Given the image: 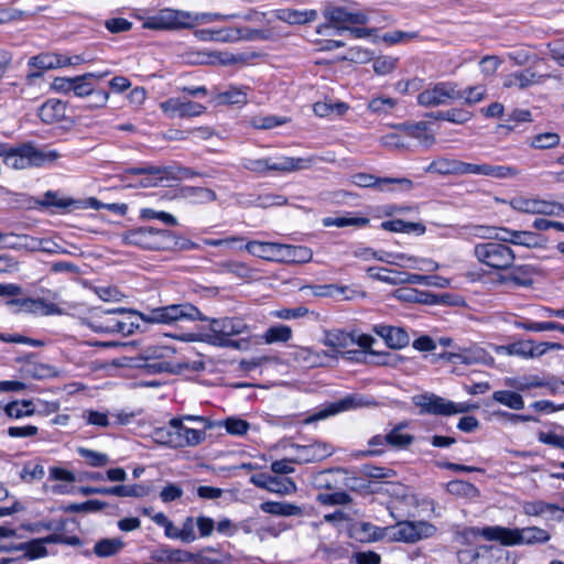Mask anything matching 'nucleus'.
Wrapping results in <instances>:
<instances>
[{"label": "nucleus", "instance_id": "obj_1", "mask_svg": "<svg viewBox=\"0 0 564 564\" xmlns=\"http://www.w3.org/2000/svg\"><path fill=\"white\" fill-rule=\"evenodd\" d=\"M207 333L165 334L184 343L203 341L213 347L248 351L263 344L288 343L292 338V328L284 324L270 326L263 334L253 332L242 316L207 317Z\"/></svg>", "mask_w": 564, "mask_h": 564}, {"label": "nucleus", "instance_id": "obj_2", "mask_svg": "<svg viewBox=\"0 0 564 564\" xmlns=\"http://www.w3.org/2000/svg\"><path fill=\"white\" fill-rule=\"evenodd\" d=\"M206 315L194 304L183 302L151 308L148 313L133 308L93 307L86 317L87 326L95 333L131 335L139 328V321L147 324L175 325L180 322L205 321Z\"/></svg>", "mask_w": 564, "mask_h": 564}, {"label": "nucleus", "instance_id": "obj_3", "mask_svg": "<svg viewBox=\"0 0 564 564\" xmlns=\"http://www.w3.org/2000/svg\"><path fill=\"white\" fill-rule=\"evenodd\" d=\"M476 260L497 272V282L511 288H530L534 283L535 269L531 264H514L516 253L500 235L494 239L478 242L473 251Z\"/></svg>", "mask_w": 564, "mask_h": 564}, {"label": "nucleus", "instance_id": "obj_4", "mask_svg": "<svg viewBox=\"0 0 564 564\" xmlns=\"http://www.w3.org/2000/svg\"><path fill=\"white\" fill-rule=\"evenodd\" d=\"M126 246L138 247L151 251L193 250L196 245L170 229H159L152 226L130 228L122 232Z\"/></svg>", "mask_w": 564, "mask_h": 564}, {"label": "nucleus", "instance_id": "obj_5", "mask_svg": "<svg viewBox=\"0 0 564 564\" xmlns=\"http://www.w3.org/2000/svg\"><path fill=\"white\" fill-rule=\"evenodd\" d=\"M161 355H137L122 356L112 360V366L117 368L140 369L145 373L169 372L173 375H189L205 369L202 360L192 362H170L160 359Z\"/></svg>", "mask_w": 564, "mask_h": 564}, {"label": "nucleus", "instance_id": "obj_6", "mask_svg": "<svg viewBox=\"0 0 564 564\" xmlns=\"http://www.w3.org/2000/svg\"><path fill=\"white\" fill-rule=\"evenodd\" d=\"M322 14L325 23L317 25L316 32L323 34L326 29L333 28L337 33L351 29L354 25H366L369 22V15L366 10H361L352 2H327L324 6Z\"/></svg>", "mask_w": 564, "mask_h": 564}, {"label": "nucleus", "instance_id": "obj_7", "mask_svg": "<svg viewBox=\"0 0 564 564\" xmlns=\"http://www.w3.org/2000/svg\"><path fill=\"white\" fill-rule=\"evenodd\" d=\"M478 533L488 541H498L507 546L541 544L551 539L550 533L539 527L510 529L495 525L482 528L478 530Z\"/></svg>", "mask_w": 564, "mask_h": 564}, {"label": "nucleus", "instance_id": "obj_8", "mask_svg": "<svg viewBox=\"0 0 564 564\" xmlns=\"http://www.w3.org/2000/svg\"><path fill=\"white\" fill-rule=\"evenodd\" d=\"M196 175L191 169H173L172 166H156L148 162H142L137 166H127L121 171V177L128 180L131 176H139L138 185L140 187H156L164 181L174 178H187Z\"/></svg>", "mask_w": 564, "mask_h": 564}, {"label": "nucleus", "instance_id": "obj_9", "mask_svg": "<svg viewBox=\"0 0 564 564\" xmlns=\"http://www.w3.org/2000/svg\"><path fill=\"white\" fill-rule=\"evenodd\" d=\"M7 165L14 170H25L30 167H42L48 162L57 159L55 151L45 152L35 147L31 141L21 142L17 145L9 144Z\"/></svg>", "mask_w": 564, "mask_h": 564}, {"label": "nucleus", "instance_id": "obj_10", "mask_svg": "<svg viewBox=\"0 0 564 564\" xmlns=\"http://www.w3.org/2000/svg\"><path fill=\"white\" fill-rule=\"evenodd\" d=\"M316 159L315 156L292 158L280 156L273 162L271 158L246 159L243 167L258 176H265L270 172L290 173L294 171L310 169Z\"/></svg>", "mask_w": 564, "mask_h": 564}, {"label": "nucleus", "instance_id": "obj_11", "mask_svg": "<svg viewBox=\"0 0 564 564\" xmlns=\"http://www.w3.org/2000/svg\"><path fill=\"white\" fill-rule=\"evenodd\" d=\"M195 36L200 41H209V42H220V43H234L241 40L246 41H254L262 40L265 41L270 37V32L265 29H252L248 26L235 28V26H224V28H207L199 29L195 31Z\"/></svg>", "mask_w": 564, "mask_h": 564}, {"label": "nucleus", "instance_id": "obj_12", "mask_svg": "<svg viewBox=\"0 0 564 564\" xmlns=\"http://www.w3.org/2000/svg\"><path fill=\"white\" fill-rule=\"evenodd\" d=\"M40 121L46 126L68 130L76 123L74 109L68 101L58 98L46 99L36 111Z\"/></svg>", "mask_w": 564, "mask_h": 564}, {"label": "nucleus", "instance_id": "obj_13", "mask_svg": "<svg viewBox=\"0 0 564 564\" xmlns=\"http://www.w3.org/2000/svg\"><path fill=\"white\" fill-rule=\"evenodd\" d=\"M196 20L197 18L189 12L165 8L149 15L143 21V28L155 31L191 29L195 25Z\"/></svg>", "mask_w": 564, "mask_h": 564}, {"label": "nucleus", "instance_id": "obj_14", "mask_svg": "<svg viewBox=\"0 0 564 564\" xmlns=\"http://www.w3.org/2000/svg\"><path fill=\"white\" fill-rule=\"evenodd\" d=\"M414 404L420 408V412L423 414L444 416L467 413L471 410L478 409V405L476 404L467 402L455 403L433 393L414 397Z\"/></svg>", "mask_w": 564, "mask_h": 564}, {"label": "nucleus", "instance_id": "obj_15", "mask_svg": "<svg viewBox=\"0 0 564 564\" xmlns=\"http://www.w3.org/2000/svg\"><path fill=\"white\" fill-rule=\"evenodd\" d=\"M386 530L390 532L391 541L411 544L421 540L430 539L437 532V528L425 520L399 521L395 525L387 528Z\"/></svg>", "mask_w": 564, "mask_h": 564}, {"label": "nucleus", "instance_id": "obj_16", "mask_svg": "<svg viewBox=\"0 0 564 564\" xmlns=\"http://www.w3.org/2000/svg\"><path fill=\"white\" fill-rule=\"evenodd\" d=\"M50 293V300L44 297L10 299L6 302L13 313H30L36 316L62 315L63 308L55 303L56 293Z\"/></svg>", "mask_w": 564, "mask_h": 564}, {"label": "nucleus", "instance_id": "obj_17", "mask_svg": "<svg viewBox=\"0 0 564 564\" xmlns=\"http://www.w3.org/2000/svg\"><path fill=\"white\" fill-rule=\"evenodd\" d=\"M458 85L454 82H438L417 95L422 107H437L457 100Z\"/></svg>", "mask_w": 564, "mask_h": 564}, {"label": "nucleus", "instance_id": "obj_18", "mask_svg": "<svg viewBox=\"0 0 564 564\" xmlns=\"http://www.w3.org/2000/svg\"><path fill=\"white\" fill-rule=\"evenodd\" d=\"M509 204L513 210L524 214H541L547 216H560L564 214V205L553 200L516 196L511 198Z\"/></svg>", "mask_w": 564, "mask_h": 564}, {"label": "nucleus", "instance_id": "obj_19", "mask_svg": "<svg viewBox=\"0 0 564 564\" xmlns=\"http://www.w3.org/2000/svg\"><path fill=\"white\" fill-rule=\"evenodd\" d=\"M160 108L170 119L194 118L206 111L204 105L184 97H170L160 104Z\"/></svg>", "mask_w": 564, "mask_h": 564}, {"label": "nucleus", "instance_id": "obj_20", "mask_svg": "<svg viewBox=\"0 0 564 564\" xmlns=\"http://www.w3.org/2000/svg\"><path fill=\"white\" fill-rule=\"evenodd\" d=\"M72 64L70 57L56 53H41L32 56L28 65L36 68L37 72H30L25 76L28 85H32L35 78L42 77L44 70L65 67Z\"/></svg>", "mask_w": 564, "mask_h": 564}, {"label": "nucleus", "instance_id": "obj_21", "mask_svg": "<svg viewBox=\"0 0 564 564\" xmlns=\"http://www.w3.org/2000/svg\"><path fill=\"white\" fill-rule=\"evenodd\" d=\"M351 183L361 188H371L380 192H388L392 188L390 185H405L406 188L412 187V181L406 177H389L376 176L366 172H358L351 175Z\"/></svg>", "mask_w": 564, "mask_h": 564}, {"label": "nucleus", "instance_id": "obj_22", "mask_svg": "<svg viewBox=\"0 0 564 564\" xmlns=\"http://www.w3.org/2000/svg\"><path fill=\"white\" fill-rule=\"evenodd\" d=\"M292 448L295 449L294 462L296 464L319 462L329 457L334 452L333 447L324 442H314L308 445L293 444Z\"/></svg>", "mask_w": 564, "mask_h": 564}, {"label": "nucleus", "instance_id": "obj_23", "mask_svg": "<svg viewBox=\"0 0 564 564\" xmlns=\"http://www.w3.org/2000/svg\"><path fill=\"white\" fill-rule=\"evenodd\" d=\"M372 330L390 349H403L410 344V336L403 327L378 324L372 327Z\"/></svg>", "mask_w": 564, "mask_h": 564}, {"label": "nucleus", "instance_id": "obj_24", "mask_svg": "<svg viewBox=\"0 0 564 564\" xmlns=\"http://www.w3.org/2000/svg\"><path fill=\"white\" fill-rule=\"evenodd\" d=\"M169 425L172 429H175L180 448L197 446L206 438L204 430L185 426L183 419L172 417Z\"/></svg>", "mask_w": 564, "mask_h": 564}, {"label": "nucleus", "instance_id": "obj_25", "mask_svg": "<svg viewBox=\"0 0 564 564\" xmlns=\"http://www.w3.org/2000/svg\"><path fill=\"white\" fill-rule=\"evenodd\" d=\"M249 87H237L230 85L227 90L213 94L212 101L215 106H238L242 107L248 102Z\"/></svg>", "mask_w": 564, "mask_h": 564}, {"label": "nucleus", "instance_id": "obj_26", "mask_svg": "<svg viewBox=\"0 0 564 564\" xmlns=\"http://www.w3.org/2000/svg\"><path fill=\"white\" fill-rule=\"evenodd\" d=\"M281 245L280 242L250 240L245 245V249L260 259L280 262Z\"/></svg>", "mask_w": 564, "mask_h": 564}, {"label": "nucleus", "instance_id": "obj_27", "mask_svg": "<svg viewBox=\"0 0 564 564\" xmlns=\"http://www.w3.org/2000/svg\"><path fill=\"white\" fill-rule=\"evenodd\" d=\"M106 75L108 73H85L80 76H75L74 95L80 98L89 97L101 85Z\"/></svg>", "mask_w": 564, "mask_h": 564}, {"label": "nucleus", "instance_id": "obj_28", "mask_svg": "<svg viewBox=\"0 0 564 564\" xmlns=\"http://www.w3.org/2000/svg\"><path fill=\"white\" fill-rule=\"evenodd\" d=\"M276 17L279 20L288 24L303 25L316 21L318 18V12L315 9L297 10L286 8L279 10Z\"/></svg>", "mask_w": 564, "mask_h": 564}, {"label": "nucleus", "instance_id": "obj_29", "mask_svg": "<svg viewBox=\"0 0 564 564\" xmlns=\"http://www.w3.org/2000/svg\"><path fill=\"white\" fill-rule=\"evenodd\" d=\"M539 83L540 76L530 68H525L509 74L503 80V87L525 89Z\"/></svg>", "mask_w": 564, "mask_h": 564}, {"label": "nucleus", "instance_id": "obj_30", "mask_svg": "<svg viewBox=\"0 0 564 564\" xmlns=\"http://www.w3.org/2000/svg\"><path fill=\"white\" fill-rule=\"evenodd\" d=\"M312 250L305 246L281 245L280 262L284 263H306L312 259Z\"/></svg>", "mask_w": 564, "mask_h": 564}, {"label": "nucleus", "instance_id": "obj_31", "mask_svg": "<svg viewBox=\"0 0 564 564\" xmlns=\"http://www.w3.org/2000/svg\"><path fill=\"white\" fill-rule=\"evenodd\" d=\"M260 509L265 513L280 517H294L303 514L302 507L290 502L264 501L260 505Z\"/></svg>", "mask_w": 564, "mask_h": 564}, {"label": "nucleus", "instance_id": "obj_32", "mask_svg": "<svg viewBox=\"0 0 564 564\" xmlns=\"http://www.w3.org/2000/svg\"><path fill=\"white\" fill-rule=\"evenodd\" d=\"M347 359L355 362L375 364L378 366L397 367L403 362L405 358L402 355H352Z\"/></svg>", "mask_w": 564, "mask_h": 564}, {"label": "nucleus", "instance_id": "obj_33", "mask_svg": "<svg viewBox=\"0 0 564 564\" xmlns=\"http://www.w3.org/2000/svg\"><path fill=\"white\" fill-rule=\"evenodd\" d=\"M533 121L532 112L529 109L513 108L503 118L500 128L508 132L516 131L522 123H530Z\"/></svg>", "mask_w": 564, "mask_h": 564}, {"label": "nucleus", "instance_id": "obj_34", "mask_svg": "<svg viewBox=\"0 0 564 564\" xmlns=\"http://www.w3.org/2000/svg\"><path fill=\"white\" fill-rule=\"evenodd\" d=\"M460 160L437 158L430 163L426 171L440 175H460Z\"/></svg>", "mask_w": 564, "mask_h": 564}, {"label": "nucleus", "instance_id": "obj_35", "mask_svg": "<svg viewBox=\"0 0 564 564\" xmlns=\"http://www.w3.org/2000/svg\"><path fill=\"white\" fill-rule=\"evenodd\" d=\"M400 130L404 131L406 141L409 139H417L425 145L434 142V137L427 132L429 129L426 122L400 123Z\"/></svg>", "mask_w": 564, "mask_h": 564}, {"label": "nucleus", "instance_id": "obj_36", "mask_svg": "<svg viewBox=\"0 0 564 564\" xmlns=\"http://www.w3.org/2000/svg\"><path fill=\"white\" fill-rule=\"evenodd\" d=\"M380 228L390 232H416L422 235L425 232V226L421 223L405 221L402 219H391L382 221Z\"/></svg>", "mask_w": 564, "mask_h": 564}, {"label": "nucleus", "instance_id": "obj_37", "mask_svg": "<svg viewBox=\"0 0 564 564\" xmlns=\"http://www.w3.org/2000/svg\"><path fill=\"white\" fill-rule=\"evenodd\" d=\"M346 216L326 217L323 219V224L326 227H338L344 228L354 226L357 228H364L369 225L370 219L365 216H351V213H346Z\"/></svg>", "mask_w": 564, "mask_h": 564}, {"label": "nucleus", "instance_id": "obj_38", "mask_svg": "<svg viewBox=\"0 0 564 564\" xmlns=\"http://www.w3.org/2000/svg\"><path fill=\"white\" fill-rule=\"evenodd\" d=\"M263 489L274 494L290 495L296 491V485L291 478L270 476V478H265V482H263Z\"/></svg>", "mask_w": 564, "mask_h": 564}, {"label": "nucleus", "instance_id": "obj_39", "mask_svg": "<svg viewBox=\"0 0 564 564\" xmlns=\"http://www.w3.org/2000/svg\"><path fill=\"white\" fill-rule=\"evenodd\" d=\"M560 140V135L555 132H543L528 138L527 144L532 149L547 150L557 147Z\"/></svg>", "mask_w": 564, "mask_h": 564}, {"label": "nucleus", "instance_id": "obj_40", "mask_svg": "<svg viewBox=\"0 0 564 564\" xmlns=\"http://www.w3.org/2000/svg\"><path fill=\"white\" fill-rule=\"evenodd\" d=\"M446 490L451 495L464 497V498H477L479 496V490L471 482L465 480H451L446 485Z\"/></svg>", "mask_w": 564, "mask_h": 564}, {"label": "nucleus", "instance_id": "obj_41", "mask_svg": "<svg viewBox=\"0 0 564 564\" xmlns=\"http://www.w3.org/2000/svg\"><path fill=\"white\" fill-rule=\"evenodd\" d=\"M494 401L512 410H522L524 401L520 393L510 390H498L492 393Z\"/></svg>", "mask_w": 564, "mask_h": 564}, {"label": "nucleus", "instance_id": "obj_42", "mask_svg": "<svg viewBox=\"0 0 564 564\" xmlns=\"http://www.w3.org/2000/svg\"><path fill=\"white\" fill-rule=\"evenodd\" d=\"M74 204L72 198H61L53 191H47L42 199H36L35 205L43 208H55L57 210L67 209Z\"/></svg>", "mask_w": 564, "mask_h": 564}, {"label": "nucleus", "instance_id": "obj_43", "mask_svg": "<svg viewBox=\"0 0 564 564\" xmlns=\"http://www.w3.org/2000/svg\"><path fill=\"white\" fill-rule=\"evenodd\" d=\"M355 400L352 397H346L344 399H341L339 402L337 403H334L332 404L328 409H325V410H322L313 415H311L310 417H307L305 420V423H312V422H315L317 420H322V419H325L329 415H333V414H336L340 411H345V410H348L352 406H355Z\"/></svg>", "mask_w": 564, "mask_h": 564}, {"label": "nucleus", "instance_id": "obj_44", "mask_svg": "<svg viewBox=\"0 0 564 564\" xmlns=\"http://www.w3.org/2000/svg\"><path fill=\"white\" fill-rule=\"evenodd\" d=\"M479 564H510L509 556L502 549L480 546Z\"/></svg>", "mask_w": 564, "mask_h": 564}, {"label": "nucleus", "instance_id": "obj_45", "mask_svg": "<svg viewBox=\"0 0 564 564\" xmlns=\"http://www.w3.org/2000/svg\"><path fill=\"white\" fill-rule=\"evenodd\" d=\"M404 426L405 425L403 423H400L387 434L389 446L402 449L406 448L409 445L413 443L414 437L411 434H405L401 432Z\"/></svg>", "mask_w": 564, "mask_h": 564}, {"label": "nucleus", "instance_id": "obj_46", "mask_svg": "<svg viewBox=\"0 0 564 564\" xmlns=\"http://www.w3.org/2000/svg\"><path fill=\"white\" fill-rule=\"evenodd\" d=\"M487 95L485 85L468 86L465 89H458V99H463L465 105L474 106L480 102Z\"/></svg>", "mask_w": 564, "mask_h": 564}, {"label": "nucleus", "instance_id": "obj_47", "mask_svg": "<svg viewBox=\"0 0 564 564\" xmlns=\"http://www.w3.org/2000/svg\"><path fill=\"white\" fill-rule=\"evenodd\" d=\"M398 105V100L392 97L378 96L369 100L367 109L371 113L376 115H388Z\"/></svg>", "mask_w": 564, "mask_h": 564}, {"label": "nucleus", "instance_id": "obj_48", "mask_svg": "<svg viewBox=\"0 0 564 564\" xmlns=\"http://www.w3.org/2000/svg\"><path fill=\"white\" fill-rule=\"evenodd\" d=\"M380 143L384 148L389 149H406L409 142L406 141L404 131L400 130V124L394 127V131L383 134L380 138Z\"/></svg>", "mask_w": 564, "mask_h": 564}, {"label": "nucleus", "instance_id": "obj_49", "mask_svg": "<svg viewBox=\"0 0 564 564\" xmlns=\"http://www.w3.org/2000/svg\"><path fill=\"white\" fill-rule=\"evenodd\" d=\"M6 414L11 419H21L34 414L35 410L31 401H13L4 406Z\"/></svg>", "mask_w": 564, "mask_h": 564}, {"label": "nucleus", "instance_id": "obj_50", "mask_svg": "<svg viewBox=\"0 0 564 564\" xmlns=\"http://www.w3.org/2000/svg\"><path fill=\"white\" fill-rule=\"evenodd\" d=\"M152 438L160 445L180 448L175 429H172L170 425L155 429L152 433Z\"/></svg>", "mask_w": 564, "mask_h": 564}, {"label": "nucleus", "instance_id": "obj_51", "mask_svg": "<svg viewBox=\"0 0 564 564\" xmlns=\"http://www.w3.org/2000/svg\"><path fill=\"white\" fill-rule=\"evenodd\" d=\"M122 546L123 542L119 539H104L95 544L94 552L99 557H108L117 554Z\"/></svg>", "mask_w": 564, "mask_h": 564}, {"label": "nucleus", "instance_id": "obj_52", "mask_svg": "<svg viewBox=\"0 0 564 564\" xmlns=\"http://www.w3.org/2000/svg\"><path fill=\"white\" fill-rule=\"evenodd\" d=\"M22 371L34 379H44L55 376V371L52 367L43 364H36L32 360H26L24 362Z\"/></svg>", "mask_w": 564, "mask_h": 564}, {"label": "nucleus", "instance_id": "obj_53", "mask_svg": "<svg viewBox=\"0 0 564 564\" xmlns=\"http://www.w3.org/2000/svg\"><path fill=\"white\" fill-rule=\"evenodd\" d=\"M436 118L456 124H464L473 118V113L463 108H451L445 111H440Z\"/></svg>", "mask_w": 564, "mask_h": 564}, {"label": "nucleus", "instance_id": "obj_54", "mask_svg": "<svg viewBox=\"0 0 564 564\" xmlns=\"http://www.w3.org/2000/svg\"><path fill=\"white\" fill-rule=\"evenodd\" d=\"M523 513L530 517L546 514V511H557V505L549 503L542 500L527 501L522 505Z\"/></svg>", "mask_w": 564, "mask_h": 564}, {"label": "nucleus", "instance_id": "obj_55", "mask_svg": "<svg viewBox=\"0 0 564 564\" xmlns=\"http://www.w3.org/2000/svg\"><path fill=\"white\" fill-rule=\"evenodd\" d=\"M77 453L85 458L90 467H104L109 463V456L105 453L96 452L85 447H78Z\"/></svg>", "mask_w": 564, "mask_h": 564}, {"label": "nucleus", "instance_id": "obj_56", "mask_svg": "<svg viewBox=\"0 0 564 564\" xmlns=\"http://www.w3.org/2000/svg\"><path fill=\"white\" fill-rule=\"evenodd\" d=\"M327 344L334 348H346L351 346L354 345V332L338 329L333 333H328Z\"/></svg>", "mask_w": 564, "mask_h": 564}, {"label": "nucleus", "instance_id": "obj_57", "mask_svg": "<svg viewBox=\"0 0 564 564\" xmlns=\"http://www.w3.org/2000/svg\"><path fill=\"white\" fill-rule=\"evenodd\" d=\"M215 425L224 426L227 433L238 436L245 435L250 426L246 420L238 417H228L224 421L216 423Z\"/></svg>", "mask_w": 564, "mask_h": 564}, {"label": "nucleus", "instance_id": "obj_58", "mask_svg": "<svg viewBox=\"0 0 564 564\" xmlns=\"http://www.w3.org/2000/svg\"><path fill=\"white\" fill-rule=\"evenodd\" d=\"M140 218L145 220L158 219L171 227L177 225V219L172 214L163 210H154L153 208H142L140 210Z\"/></svg>", "mask_w": 564, "mask_h": 564}, {"label": "nucleus", "instance_id": "obj_59", "mask_svg": "<svg viewBox=\"0 0 564 564\" xmlns=\"http://www.w3.org/2000/svg\"><path fill=\"white\" fill-rule=\"evenodd\" d=\"M288 204V197L281 194H260L256 198V205L262 208L283 206Z\"/></svg>", "mask_w": 564, "mask_h": 564}, {"label": "nucleus", "instance_id": "obj_60", "mask_svg": "<svg viewBox=\"0 0 564 564\" xmlns=\"http://www.w3.org/2000/svg\"><path fill=\"white\" fill-rule=\"evenodd\" d=\"M107 507V502L101 500H87L82 503H72L66 510L69 512H98Z\"/></svg>", "mask_w": 564, "mask_h": 564}, {"label": "nucleus", "instance_id": "obj_61", "mask_svg": "<svg viewBox=\"0 0 564 564\" xmlns=\"http://www.w3.org/2000/svg\"><path fill=\"white\" fill-rule=\"evenodd\" d=\"M87 108L89 109H98L102 108L107 105L109 99V89L106 86H99L95 91L87 97Z\"/></svg>", "mask_w": 564, "mask_h": 564}, {"label": "nucleus", "instance_id": "obj_62", "mask_svg": "<svg viewBox=\"0 0 564 564\" xmlns=\"http://www.w3.org/2000/svg\"><path fill=\"white\" fill-rule=\"evenodd\" d=\"M519 170L512 165H492L488 166V175L489 177L503 180V178H512L518 176Z\"/></svg>", "mask_w": 564, "mask_h": 564}, {"label": "nucleus", "instance_id": "obj_63", "mask_svg": "<svg viewBox=\"0 0 564 564\" xmlns=\"http://www.w3.org/2000/svg\"><path fill=\"white\" fill-rule=\"evenodd\" d=\"M45 544H47V542H44L43 538L34 539L29 542H25V547H26L25 557H28L30 560H34V558L45 556L47 554Z\"/></svg>", "mask_w": 564, "mask_h": 564}, {"label": "nucleus", "instance_id": "obj_64", "mask_svg": "<svg viewBox=\"0 0 564 564\" xmlns=\"http://www.w3.org/2000/svg\"><path fill=\"white\" fill-rule=\"evenodd\" d=\"M286 122L285 118L278 117V116H263V117H256L252 121V124L257 129H263L269 130L276 127H280Z\"/></svg>", "mask_w": 564, "mask_h": 564}]
</instances>
